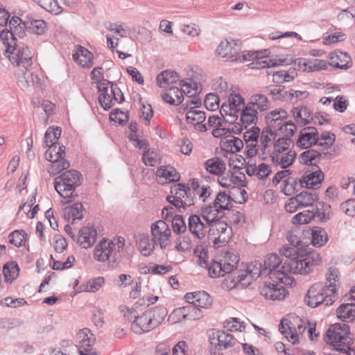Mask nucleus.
Instances as JSON below:
<instances>
[{
  "label": "nucleus",
  "mask_w": 355,
  "mask_h": 355,
  "mask_svg": "<svg viewBox=\"0 0 355 355\" xmlns=\"http://www.w3.org/2000/svg\"><path fill=\"white\" fill-rule=\"evenodd\" d=\"M324 340L338 352L355 355V349L351 347L354 339L347 324L336 323L331 325L326 332Z\"/></svg>",
  "instance_id": "f257e3e1"
},
{
  "label": "nucleus",
  "mask_w": 355,
  "mask_h": 355,
  "mask_svg": "<svg viewBox=\"0 0 355 355\" xmlns=\"http://www.w3.org/2000/svg\"><path fill=\"white\" fill-rule=\"evenodd\" d=\"M83 181L82 174L76 170H68L54 179V187L58 194L69 203L78 196L75 193L76 189Z\"/></svg>",
  "instance_id": "f03ea898"
},
{
  "label": "nucleus",
  "mask_w": 355,
  "mask_h": 355,
  "mask_svg": "<svg viewBox=\"0 0 355 355\" xmlns=\"http://www.w3.org/2000/svg\"><path fill=\"white\" fill-rule=\"evenodd\" d=\"M300 248L283 246L280 252L287 258L290 262L288 263L291 271L295 274L305 275L309 273L313 267L321 262L319 254H309L305 257H299L297 250Z\"/></svg>",
  "instance_id": "7ed1b4c3"
},
{
  "label": "nucleus",
  "mask_w": 355,
  "mask_h": 355,
  "mask_svg": "<svg viewBox=\"0 0 355 355\" xmlns=\"http://www.w3.org/2000/svg\"><path fill=\"white\" fill-rule=\"evenodd\" d=\"M124 248V239H118L115 243L103 239L98 243L94 250V258L100 262L108 261L112 267H114L121 259L120 252Z\"/></svg>",
  "instance_id": "20e7f679"
},
{
  "label": "nucleus",
  "mask_w": 355,
  "mask_h": 355,
  "mask_svg": "<svg viewBox=\"0 0 355 355\" xmlns=\"http://www.w3.org/2000/svg\"><path fill=\"white\" fill-rule=\"evenodd\" d=\"M335 288L328 289L321 283H315L307 291L304 302L308 306L315 308L320 304L329 306L337 300Z\"/></svg>",
  "instance_id": "39448f33"
},
{
  "label": "nucleus",
  "mask_w": 355,
  "mask_h": 355,
  "mask_svg": "<svg viewBox=\"0 0 355 355\" xmlns=\"http://www.w3.org/2000/svg\"><path fill=\"white\" fill-rule=\"evenodd\" d=\"M6 55L12 64L20 69H28L32 63L33 55L30 49L21 43L16 44H3Z\"/></svg>",
  "instance_id": "423d86ee"
},
{
  "label": "nucleus",
  "mask_w": 355,
  "mask_h": 355,
  "mask_svg": "<svg viewBox=\"0 0 355 355\" xmlns=\"http://www.w3.org/2000/svg\"><path fill=\"white\" fill-rule=\"evenodd\" d=\"M282 260L281 257L275 253L269 254L266 256L263 261V273H266L269 279H277L282 284H286L284 279H286L284 266H282Z\"/></svg>",
  "instance_id": "0eeeda50"
},
{
  "label": "nucleus",
  "mask_w": 355,
  "mask_h": 355,
  "mask_svg": "<svg viewBox=\"0 0 355 355\" xmlns=\"http://www.w3.org/2000/svg\"><path fill=\"white\" fill-rule=\"evenodd\" d=\"M259 277H267L266 273H263V265L259 261L252 262L245 271L239 272L236 276L234 275V286L246 287Z\"/></svg>",
  "instance_id": "6e6552de"
},
{
  "label": "nucleus",
  "mask_w": 355,
  "mask_h": 355,
  "mask_svg": "<svg viewBox=\"0 0 355 355\" xmlns=\"http://www.w3.org/2000/svg\"><path fill=\"white\" fill-rule=\"evenodd\" d=\"M151 234L153 240L165 249L170 244L171 230L166 223L159 220L151 225Z\"/></svg>",
  "instance_id": "1a4fd4ad"
},
{
  "label": "nucleus",
  "mask_w": 355,
  "mask_h": 355,
  "mask_svg": "<svg viewBox=\"0 0 355 355\" xmlns=\"http://www.w3.org/2000/svg\"><path fill=\"white\" fill-rule=\"evenodd\" d=\"M265 281L263 286L260 288V293L264 296L266 299L271 300H280L284 298L286 295V290L284 286L279 284L277 279ZM280 283H282L280 282Z\"/></svg>",
  "instance_id": "9d476101"
},
{
  "label": "nucleus",
  "mask_w": 355,
  "mask_h": 355,
  "mask_svg": "<svg viewBox=\"0 0 355 355\" xmlns=\"http://www.w3.org/2000/svg\"><path fill=\"white\" fill-rule=\"evenodd\" d=\"M232 228L228 227L227 223L223 220H216L215 222L209 223L208 230L209 236H216L214 237V245L218 243H227L231 237Z\"/></svg>",
  "instance_id": "9b49d317"
},
{
  "label": "nucleus",
  "mask_w": 355,
  "mask_h": 355,
  "mask_svg": "<svg viewBox=\"0 0 355 355\" xmlns=\"http://www.w3.org/2000/svg\"><path fill=\"white\" fill-rule=\"evenodd\" d=\"M211 345L219 350L233 347L236 342L234 336L223 330H213L209 335Z\"/></svg>",
  "instance_id": "f8f14e48"
},
{
  "label": "nucleus",
  "mask_w": 355,
  "mask_h": 355,
  "mask_svg": "<svg viewBox=\"0 0 355 355\" xmlns=\"http://www.w3.org/2000/svg\"><path fill=\"white\" fill-rule=\"evenodd\" d=\"M28 33V21H24L19 26L13 27L12 30L4 28L0 32V38L3 44H16L17 42V37L23 39Z\"/></svg>",
  "instance_id": "ddd939ff"
},
{
  "label": "nucleus",
  "mask_w": 355,
  "mask_h": 355,
  "mask_svg": "<svg viewBox=\"0 0 355 355\" xmlns=\"http://www.w3.org/2000/svg\"><path fill=\"white\" fill-rule=\"evenodd\" d=\"M318 131L313 126L302 128L299 134L296 146L301 149H308L313 145L318 146Z\"/></svg>",
  "instance_id": "4468645a"
},
{
  "label": "nucleus",
  "mask_w": 355,
  "mask_h": 355,
  "mask_svg": "<svg viewBox=\"0 0 355 355\" xmlns=\"http://www.w3.org/2000/svg\"><path fill=\"white\" fill-rule=\"evenodd\" d=\"M148 310L139 315H134L131 329L136 334H141L148 332L155 328L153 321V315Z\"/></svg>",
  "instance_id": "2eb2a0df"
},
{
  "label": "nucleus",
  "mask_w": 355,
  "mask_h": 355,
  "mask_svg": "<svg viewBox=\"0 0 355 355\" xmlns=\"http://www.w3.org/2000/svg\"><path fill=\"white\" fill-rule=\"evenodd\" d=\"M209 224L204 223L200 217L193 214L189 216L188 219V228L189 232L198 239H203L207 232Z\"/></svg>",
  "instance_id": "dca6fc26"
},
{
  "label": "nucleus",
  "mask_w": 355,
  "mask_h": 355,
  "mask_svg": "<svg viewBox=\"0 0 355 355\" xmlns=\"http://www.w3.org/2000/svg\"><path fill=\"white\" fill-rule=\"evenodd\" d=\"M324 179V174L322 171L317 165H314V168L312 171H306L301 178V181L304 188L306 189H315L319 184H321Z\"/></svg>",
  "instance_id": "f3484780"
},
{
  "label": "nucleus",
  "mask_w": 355,
  "mask_h": 355,
  "mask_svg": "<svg viewBox=\"0 0 355 355\" xmlns=\"http://www.w3.org/2000/svg\"><path fill=\"white\" fill-rule=\"evenodd\" d=\"M78 234L76 241L83 248H90L96 241L97 232L94 227L85 226L79 230Z\"/></svg>",
  "instance_id": "a211bd4d"
},
{
  "label": "nucleus",
  "mask_w": 355,
  "mask_h": 355,
  "mask_svg": "<svg viewBox=\"0 0 355 355\" xmlns=\"http://www.w3.org/2000/svg\"><path fill=\"white\" fill-rule=\"evenodd\" d=\"M206 118V113L198 110H189L186 113L187 123L193 124L195 130L200 132H206L208 130L207 123H204Z\"/></svg>",
  "instance_id": "6ab92c4d"
},
{
  "label": "nucleus",
  "mask_w": 355,
  "mask_h": 355,
  "mask_svg": "<svg viewBox=\"0 0 355 355\" xmlns=\"http://www.w3.org/2000/svg\"><path fill=\"white\" fill-rule=\"evenodd\" d=\"M189 304L202 309H209L212 304V299L205 291L187 293L184 296Z\"/></svg>",
  "instance_id": "aec40b11"
},
{
  "label": "nucleus",
  "mask_w": 355,
  "mask_h": 355,
  "mask_svg": "<svg viewBox=\"0 0 355 355\" xmlns=\"http://www.w3.org/2000/svg\"><path fill=\"white\" fill-rule=\"evenodd\" d=\"M73 60L83 68H90L94 62V55L88 49L80 45H77L72 54Z\"/></svg>",
  "instance_id": "412c9836"
},
{
  "label": "nucleus",
  "mask_w": 355,
  "mask_h": 355,
  "mask_svg": "<svg viewBox=\"0 0 355 355\" xmlns=\"http://www.w3.org/2000/svg\"><path fill=\"white\" fill-rule=\"evenodd\" d=\"M237 42H239V40L236 42L233 40H231V41L227 40L222 41L217 47V53L223 58L236 60L237 58L238 52L240 50Z\"/></svg>",
  "instance_id": "4be33fe9"
},
{
  "label": "nucleus",
  "mask_w": 355,
  "mask_h": 355,
  "mask_svg": "<svg viewBox=\"0 0 355 355\" xmlns=\"http://www.w3.org/2000/svg\"><path fill=\"white\" fill-rule=\"evenodd\" d=\"M259 53L257 55V58H255L256 64H259L260 68L268 67L269 69L275 67L279 65H286L288 62H286V59H270L268 57L269 53L268 49L255 51Z\"/></svg>",
  "instance_id": "5701e85b"
},
{
  "label": "nucleus",
  "mask_w": 355,
  "mask_h": 355,
  "mask_svg": "<svg viewBox=\"0 0 355 355\" xmlns=\"http://www.w3.org/2000/svg\"><path fill=\"white\" fill-rule=\"evenodd\" d=\"M331 155L330 151H324L322 149H320V151L313 149H308L300 154L299 161L303 164L312 166V168L313 169L314 165H316L317 159H319L322 155L327 157Z\"/></svg>",
  "instance_id": "b1692460"
},
{
  "label": "nucleus",
  "mask_w": 355,
  "mask_h": 355,
  "mask_svg": "<svg viewBox=\"0 0 355 355\" xmlns=\"http://www.w3.org/2000/svg\"><path fill=\"white\" fill-rule=\"evenodd\" d=\"M110 83V81L103 80V83L98 86V92L101 93L98 101L105 110H109L116 103L112 99L111 93H109Z\"/></svg>",
  "instance_id": "393cba45"
},
{
  "label": "nucleus",
  "mask_w": 355,
  "mask_h": 355,
  "mask_svg": "<svg viewBox=\"0 0 355 355\" xmlns=\"http://www.w3.org/2000/svg\"><path fill=\"white\" fill-rule=\"evenodd\" d=\"M18 85L21 89H26L31 86L40 85V79L29 68L21 69V73H18Z\"/></svg>",
  "instance_id": "a878e982"
},
{
  "label": "nucleus",
  "mask_w": 355,
  "mask_h": 355,
  "mask_svg": "<svg viewBox=\"0 0 355 355\" xmlns=\"http://www.w3.org/2000/svg\"><path fill=\"white\" fill-rule=\"evenodd\" d=\"M330 64L337 69H347L352 67V61L347 53L338 51L330 54Z\"/></svg>",
  "instance_id": "bb28decb"
},
{
  "label": "nucleus",
  "mask_w": 355,
  "mask_h": 355,
  "mask_svg": "<svg viewBox=\"0 0 355 355\" xmlns=\"http://www.w3.org/2000/svg\"><path fill=\"white\" fill-rule=\"evenodd\" d=\"M180 80L178 73L165 70L159 73L157 76V83L159 87L167 89Z\"/></svg>",
  "instance_id": "cd10ccee"
},
{
  "label": "nucleus",
  "mask_w": 355,
  "mask_h": 355,
  "mask_svg": "<svg viewBox=\"0 0 355 355\" xmlns=\"http://www.w3.org/2000/svg\"><path fill=\"white\" fill-rule=\"evenodd\" d=\"M64 155L65 153L64 151L57 152L55 154V161L53 162L48 169L50 175H57L69 167V162L64 159Z\"/></svg>",
  "instance_id": "c85d7f7f"
},
{
  "label": "nucleus",
  "mask_w": 355,
  "mask_h": 355,
  "mask_svg": "<svg viewBox=\"0 0 355 355\" xmlns=\"http://www.w3.org/2000/svg\"><path fill=\"white\" fill-rule=\"evenodd\" d=\"M240 121L241 125L247 128L248 125L256 123L257 121V111L248 103L245 105L244 108L240 112Z\"/></svg>",
  "instance_id": "c756f323"
},
{
  "label": "nucleus",
  "mask_w": 355,
  "mask_h": 355,
  "mask_svg": "<svg viewBox=\"0 0 355 355\" xmlns=\"http://www.w3.org/2000/svg\"><path fill=\"white\" fill-rule=\"evenodd\" d=\"M222 148L226 152L235 153L240 151L243 147V142L239 138L227 135L221 139Z\"/></svg>",
  "instance_id": "7c9ffc66"
},
{
  "label": "nucleus",
  "mask_w": 355,
  "mask_h": 355,
  "mask_svg": "<svg viewBox=\"0 0 355 355\" xmlns=\"http://www.w3.org/2000/svg\"><path fill=\"white\" fill-rule=\"evenodd\" d=\"M202 218L207 224L215 222L223 216L224 213L215 207V204L205 205L201 209Z\"/></svg>",
  "instance_id": "2f4dec72"
},
{
  "label": "nucleus",
  "mask_w": 355,
  "mask_h": 355,
  "mask_svg": "<svg viewBox=\"0 0 355 355\" xmlns=\"http://www.w3.org/2000/svg\"><path fill=\"white\" fill-rule=\"evenodd\" d=\"M268 92L274 101L289 103L291 89L284 85H272L268 87Z\"/></svg>",
  "instance_id": "473e14b6"
},
{
  "label": "nucleus",
  "mask_w": 355,
  "mask_h": 355,
  "mask_svg": "<svg viewBox=\"0 0 355 355\" xmlns=\"http://www.w3.org/2000/svg\"><path fill=\"white\" fill-rule=\"evenodd\" d=\"M166 89V92L162 94V99L166 103L170 105H179L183 101L184 96L179 87L171 86Z\"/></svg>",
  "instance_id": "72a5a7b5"
},
{
  "label": "nucleus",
  "mask_w": 355,
  "mask_h": 355,
  "mask_svg": "<svg viewBox=\"0 0 355 355\" xmlns=\"http://www.w3.org/2000/svg\"><path fill=\"white\" fill-rule=\"evenodd\" d=\"M340 285V272L336 267L331 266L328 268L326 272V282L324 285L327 288H335V294L338 296V288Z\"/></svg>",
  "instance_id": "f704fd0d"
},
{
  "label": "nucleus",
  "mask_w": 355,
  "mask_h": 355,
  "mask_svg": "<svg viewBox=\"0 0 355 355\" xmlns=\"http://www.w3.org/2000/svg\"><path fill=\"white\" fill-rule=\"evenodd\" d=\"M204 167L208 173L217 176L226 170L225 162L218 157L205 161Z\"/></svg>",
  "instance_id": "c9c22d12"
},
{
  "label": "nucleus",
  "mask_w": 355,
  "mask_h": 355,
  "mask_svg": "<svg viewBox=\"0 0 355 355\" xmlns=\"http://www.w3.org/2000/svg\"><path fill=\"white\" fill-rule=\"evenodd\" d=\"M288 116L287 112L282 109L272 110L266 116V121L268 126L275 130L278 125H280L284 120Z\"/></svg>",
  "instance_id": "e433bc0d"
},
{
  "label": "nucleus",
  "mask_w": 355,
  "mask_h": 355,
  "mask_svg": "<svg viewBox=\"0 0 355 355\" xmlns=\"http://www.w3.org/2000/svg\"><path fill=\"white\" fill-rule=\"evenodd\" d=\"M156 242L147 234L139 235L137 240L139 250L144 256H149L155 249Z\"/></svg>",
  "instance_id": "4c0bfd02"
},
{
  "label": "nucleus",
  "mask_w": 355,
  "mask_h": 355,
  "mask_svg": "<svg viewBox=\"0 0 355 355\" xmlns=\"http://www.w3.org/2000/svg\"><path fill=\"white\" fill-rule=\"evenodd\" d=\"M303 187L301 179L288 177L283 181L282 192L286 196H292Z\"/></svg>",
  "instance_id": "58836bf2"
},
{
  "label": "nucleus",
  "mask_w": 355,
  "mask_h": 355,
  "mask_svg": "<svg viewBox=\"0 0 355 355\" xmlns=\"http://www.w3.org/2000/svg\"><path fill=\"white\" fill-rule=\"evenodd\" d=\"M337 316L343 321L352 322L355 320V304H342L336 310Z\"/></svg>",
  "instance_id": "ea45409f"
},
{
  "label": "nucleus",
  "mask_w": 355,
  "mask_h": 355,
  "mask_svg": "<svg viewBox=\"0 0 355 355\" xmlns=\"http://www.w3.org/2000/svg\"><path fill=\"white\" fill-rule=\"evenodd\" d=\"M295 197L301 208L312 206L313 203L318 200V194L314 191H303Z\"/></svg>",
  "instance_id": "a19ab883"
},
{
  "label": "nucleus",
  "mask_w": 355,
  "mask_h": 355,
  "mask_svg": "<svg viewBox=\"0 0 355 355\" xmlns=\"http://www.w3.org/2000/svg\"><path fill=\"white\" fill-rule=\"evenodd\" d=\"M275 130L270 128V129L266 128L262 130L260 137V151L261 152L262 159H265L264 156L268 154V147L272 139H275Z\"/></svg>",
  "instance_id": "79ce46f5"
},
{
  "label": "nucleus",
  "mask_w": 355,
  "mask_h": 355,
  "mask_svg": "<svg viewBox=\"0 0 355 355\" xmlns=\"http://www.w3.org/2000/svg\"><path fill=\"white\" fill-rule=\"evenodd\" d=\"M291 144L290 138H279L274 144V151L271 156L272 162H279V155L284 151L288 150Z\"/></svg>",
  "instance_id": "37998d69"
},
{
  "label": "nucleus",
  "mask_w": 355,
  "mask_h": 355,
  "mask_svg": "<svg viewBox=\"0 0 355 355\" xmlns=\"http://www.w3.org/2000/svg\"><path fill=\"white\" fill-rule=\"evenodd\" d=\"M328 241L327 232L324 229L314 227L311 232V243L314 247L320 248L324 245Z\"/></svg>",
  "instance_id": "c03bdc74"
},
{
  "label": "nucleus",
  "mask_w": 355,
  "mask_h": 355,
  "mask_svg": "<svg viewBox=\"0 0 355 355\" xmlns=\"http://www.w3.org/2000/svg\"><path fill=\"white\" fill-rule=\"evenodd\" d=\"M248 103L256 108L257 111L264 112L269 109L270 105L268 98L261 94H256L250 96Z\"/></svg>",
  "instance_id": "a18cd8bd"
},
{
  "label": "nucleus",
  "mask_w": 355,
  "mask_h": 355,
  "mask_svg": "<svg viewBox=\"0 0 355 355\" xmlns=\"http://www.w3.org/2000/svg\"><path fill=\"white\" fill-rule=\"evenodd\" d=\"M19 268L15 261L6 263L3 267V274L6 282H12L19 275Z\"/></svg>",
  "instance_id": "49530a36"
},
{
  "label": "nucleus",
  "mask_w": 355,
  "mask_h": 355,
  "mask_svg": "<svg viewBox=\"0 0 355 355\" xmlns=\"http://www.w3.org/2000/svg\"><path fill=\"white\" fill-rule=\"evenodd\" d=\"M179 85L182 94H185L188 98L199 95L202 90L201 85L197 83H187L181 80Z\"/></svg>",
  "instance_id": "de8ad7c7"
},
{
  "label": "nucleus",
  "mask_w": 355,
  "mask_h": 355,
  "mask_svg": "<svg viewBox=\"0 0 355 355\" xmlns=\"http://www.w3.org/2000/svg\"><path fill=\"white\" fill-rule=\"evenodd\" d=\"M232 201L233 199L225 191H220L217 194L214 203L215 207H217L218 209L223 212L225 210L230 209Z\"/></svg>",
  "instance_id": "09e8293b"
},
{
  "label": "nucleus",
  "mask_w": 355,
  "mask_h": 355,
  "mask_svg": "<svg viewBox=\"0 0 355 355\" xmlns=\"http://www.w3.org/2000/svg\"><path fill=\"white\" fill-rule=\"evenodd\" d=\"M62 130L60 127H49L44 134V146L53 147V145H57V141L61 135Z\"/></svg>",
  "instance_id": "8fccbe9b"
},
{
  "label": "nucleus",
  "mask_w": 355,
  "mask_h": 355,
  "mask_svg": "<svg viewBox=\"0 0 355 355\" xmlns=\"http://www.w3.org/2000/svg\"><path fill=\"white\" fill-rule=\"evenodd\" d=\"M47 29V24L43 19L28 21V33L37 35H43Z\"/></svg>",
  "instance_id": "3c124183"
},
{
  "label": "nucleus",
  "mask_w": 355,
  "mask_h": 355,
  "mask_svg": "<svg viewBox=\"0 0 355 355\" xmlns=\"http://www.w3.org/2000/svg\"><path fill=\"white\" fill-rule=\"evenodd\" d=\"M227 105L232 108V112H234V116L237 118L241 110L245 107L244 98L240 94H231L228 98Z\"/></svg>",
  "instance_id": "603ef678"
},
{
  "label": "nucleus",
  "mask_w": 355,
  "mask_h": 355,
  "mask_svg": "<svg viewBox=\"0 0 355 355\" xmlns=\"http://www.w3.org/2000/svg\"><path fill=\"white\" fill-rule=\"evenodd\" d=\"M299 65L304 66V70L308 69L309 71H318L327 68V62L320 59H313L309 61L301 59L299 60Z\"/></svg>",
  "instance_id": "864d4df0"
},
{
  "label": "nucleus",
  "mask_w": 355,
  "mask_h": 355,
  "mask_svg": "<svg viewBox=\"0 0 355 355\" xmlns=\"http://www.w3.org/2000/svg\"><path fill=\"white\" fill-rule=\"evenodd\" d=\"M36 3L47 12L55 15L63 10L57 0H37Z\"/></svg>",
  "instance_id": "5fc2aeb1"
},
{
  "label": "nucleus",
  "mask_w": 355,
  "mask_h": 355,
  "mask_svg": "<svg viewBox=\"0 0 355 355\" xmlns=\"http://www.w3.org/2000/svg\"><path fill=\"white\" fill-rule=\"evenodd\" d=\"M36 3L47 12L55 15L63 10L57 0H37Z\"/></svg>",
  "instance_id": "6e6d98bb"
},
{
  "label": "nucleus",
  "mask_w": 355,
  "mask_h": 355,
  "mask_svg": "<svg viewBox=\"0 0 355 355\" xmlns=\"http://www.w3.org/2000/svg\"><path fill=\"white\" fill-rule=\"evenodd\" d=\"M36 3L47 12L55 15L63 10L57 0H37Z\"/></svg>",
  "instance_id": "4d7b16f0"
},
{
  "label": "nucleus",
  "mask_w": 355,
  "mask_h": 355,
  "mask_svg": "<svg viewBox=\"0 0 355 355\" xmlns=\"http://www.w3.org/2000/svg\"><path fill=\"white\" fill-rule=\"evenodd\" d=\"M335 135L329 132H323L318 136V146L324 151H329L335 141Z\"/></svg>",
  "instance_id": "13d9d810"
},
{
  "label": "nucleus",
  "mask_w": 355,
  "mask_h": 355,
  "mask_svg": "<svg viewBox=\"0 0 355 355\" xmlns=\"http://www.w3.org/2000/svg\"><path fill=\"white\" fill-rule=\"evenodd\" d=\"M157 175L159 177L165 178L166 182H175L180 179V175L173 167L161 166L157 170Z\"/></svg>",
  "instance_id": "bf43d9fd"
},
{
  "label": "nucleus",
  "mask_w": 355,
  "mask_h": 355,
  "mask_svg": "<svg viewBox=\"0 0 355 355\" xmlns=\"http://www.w3.org/2000/svg\"><path fill=\"white\" fill-rule=\"evenodd\" d=\"M171 193L173 194V196H168V199L173 198V200L175 201L174 207H175L179 212L182 213L185 211L186 208L191 206V201L187 200L182 202L184 196H181V192H178L175 188L171 189Z\"/></svg>",
  "instance_id": "052dcab7"
},
{
  "label": "nucleus",
  "mask_w": 355,
  "mask_h": 355,
  "mask_svg": "<svg viewBox=\"0 0 355 355\" xmlns=\"http://www.w3.org/2000/svg\"><path fill=\"white\" fill-rule=\"evenodd\" d=\"M26 236L27 234L23 230H15L12 232L8 236L9 242L17 248L25 245Z\"/></svg>",
  "instance_id": "680f3d73"
},
{
  "label": "nucleus",
  "mask_w": 355,
  "mask_h": 355,
  "mask_svg": "<svg viewBox=\"0 0 355 355\" xmlns=\"http://www.w3.org/2000/svg\"><path fill=\"white\" fill-rule=\"evenodd\" d=\"M297 130V127L291 121H285L282 123L280 125H278L275 130L279 131L282 135V137L290 138L293 135Z\"/></svg>",
  "instance_id": "e2e57ef3"
},
{
  "label": "nucleus",
  "mask_w": 355,
  "mask_h": 355,
  "mask_svg": "<svg viewBox=\"0 0 355 355\" xmlns=\"http://www.w3.org/2000/svg\"><path fill=\"white\" fill-rule=\"evenodd\" d=\"M314 218L313 211L305 210L295 215L292 218V223L294 225L307 224Z\"/></svg>",
  "instance_id": "0e129e2a"
},
{
  "label": "nucleus",
  "mask_w": 355,
  "mask_h": 355,
  "mask_svg": "<svg viewBox=\"0 0 355 355\" xmlns=\"http://www.w3.org/2000/svg\"><path fill=\"white\" fill-rule=\"evenodd\" d=\"M148 311H150L151 315H153L152 319L155 327L161 324L167 315V310L164 306H156L152 310Z\"/></svg>",
  "instance_id": "69168bd1"
},
{
  "label": "nucleus",
  "mask_w": 355,
  "mask_h": 355,
  "mask_svg": "<svg viewBox=\"0 0 355 355\" xmlns=\"http://www.w3.org/2000/svg\"><path fill=\"white\" fill-rule=\"evenodd\" d=\"M175 249L181 252L190 251L191 248V240L189 236H179L176 239Z\"/></svg>",
  "instance_id": "338daca9"
},
{
  "label": "nucleus",
  "mask_w": 355,
  "mask_h": 355,
  "mask_svg": "<svg viewBox=\"0 0 355 355\" xmlns=\"http://www.w3.org/2000/svg\"><path fill=\"white\" fill-rule=\"evenodd\" d=\"M173 232L178 234L184 233L187 230V225L181 215L175 214L172 220Z\"/></svg>",
  "instance_id": "774afa93"
}]
</instances>
